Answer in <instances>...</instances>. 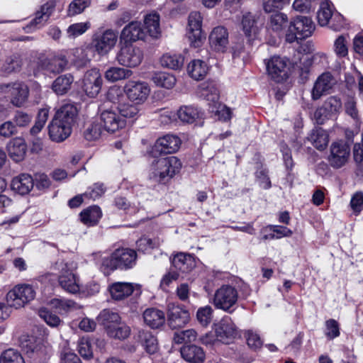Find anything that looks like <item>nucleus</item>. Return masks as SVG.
Returning a JSON list of instances; mask_svg holds the SVG:
<instances>
[{"instance_id":"nucleus-1","label":"nucleus","mask_w":363,"mask_h":363,"mask_svg":"<svg viewBox=\"0 0 363 363\" xmlns=\"http://www.w3.org/2000/svg\"><path fill=\"white\" fill-rule=\"evenodd\" d=\"M137 252L128 247L116 249L109 256L102 258L101 269L105 274H109L116 269L128 270L132 269L137 262Z\"/></svg>"},{"instance_id":"nucleus-2","label":"nucleus","mask_w":363,"mask_h":363,"mask_svg":"<svg viewBox=\"0 0 363 363\" xmlns=\"http://www.w3.org/2000/svg\"><path fill=\"white\" fill-rule=\"evenodd\" d=\"M238 298V291L235 286L223 284L216 290L211 303L216 308L233 313L237 308Z\"/></svg>"},{"instance_id":"nucleus-3","label":"nucleus","mask_w":363,"mask_h":363,"mask_svg":"<svg viewBox=\"0 0 363 363\" xmlns=\"http://www.w3.org/2000/svg\"><path fill=\"white\" fill-rule=\"evenodd\" d=\"M181 167L182 163L177 157H161L152 164V177L161 182L166 178H172Z\"/></svg>"},{"instance_id":"nucleus-4","label":"nucleus","mask_w":363,"mask_h":363,"mask_svg":"<svg viewBox=\"0 0 363 363\" xmlns=\"http://www.w3.org/2000/svg\"><path fill=\"white\" fill-rule=\"evenodd\" d=\"M35 291L32 285L18 284L6 294V301L10 307L16 309L23 307L34 299Z\"/></svg>"},{"instance_id":"nucleus-5","label":"nucleus","mask_w":363,"mask_h":363,"mask_svg":"<svg viewBox=\"0 0 363 363\" xmlns=\"http://www.w3.org/2000/svg\"><path fill=\"white\" fill-rule=\"evenodd\" d=\"M0 90L9 98L10 103L16 107L23 106L29 97V88L23 82L16 81L0 85Z\"/></svg>"},{"instance_id":"nucleus-6","label":"nucleus","mask_w":363,"mask_h":363,"mask_svg":"<svg viewBox=\"0 0 363 363\" xmlns=\"http://www.w3.org/2000/svg\"><path fill=\"white\" fill-rule=\"evenodd\" d=\"M68 64L66 56L61 53L39 54L37 65L39 69L52 74L63 72Z\"/></svg>"},{"instance_id":"nucleus-7","label":"nucleus","mask_w":363,"mask_h":363,"mask_svg":"<svg viewBox=\"0 0 363 363\" xmlns=\"http://www.w3.org/2000/svg\"><path fill=\"white\" fill-rule=\"evenodd\" d=\"M350 145L343 141L332 143L327 156L329 165L335 169L345 167L350 160Z\"/></svg>"},{"instance_id":"nucleus-8","label":"nucleus","mask_w":363,"mask_h":363,"mask_svg":"<svg viewBox=\"0 0 363 363\" xmlns=\"http://www.w3.org/2000/svg\"><path fill=\"white\" fill-rule=\"evenodd\" d=\"M181 143L178 136L167 134L156 140L150 151V155L154 158H157L162 155L173 154L179 149Z\"/></svg>"},{"instance_id":"nucleus-9","label":"nucleus","mask_w":363,"mask_h":363,"mask_svg":"<svg viewBox=\"0 0 363 363\" xmlns=\"http://www.w3.org/2000/svg\"><path fill=\"white\" fill-rule=\"evenodd\" d=\"M123 91L130 101L141 104L147 99L150 88L145 82L129 80L124 85Z\"/></svg>"},{"instance_id":"nucleus-10","label":"nucleus","mask_w":363,"mask_h":363,"mask_svg":"<svg viewBox=\"0 0 363 363\" xmlns=\"http://www.w3.org/2000/svg\"><path fill=\"white\" fill-rule=\"evenodd\" d=\"M116 59L121 65L127 67H135L142 62L143 52L138 47L127 45L121 48Z\"/></svg>"},{"instance_id":"nucleus-11","label":"nucleus","mask_w":363,"mask_h":363,"mask_svg":"<svg viewBox=\"0 0 363 363\" xmlns=\"http://www.w3.org/2000/svg\"><path fill=\"white\" fill-rule=\"evenodd\" d=\"M266 66L268 74L276 82H283L288 78V60L285 57L273 56Z\"/></svg>"},{"instance_id":"nucleus-12","label":"nucleus","mask_w":363,"mask_h":363,"mask_svg":"<svg viewBox=\"0 0 363 363\" xmlns=\"http://www.w3.org/2000/svg\"><path fill=\"white\" fill-rule=\"evenodd\" d=\"M61 270L58 277L60 286L67 292L77 294L80 290L79 279L68 268L67 263L60 262Z\"/></svg>"},{"instance_id":"nucleus-13","label":"nucleus","mask_w":363,"mask_h":363,"mask_svg":"<svg viewBox=\"0 0 363 363\" xmlns=\"http://www.w3.org/2000/svg\"><path fill=\"white\" fill-rule=\"evenodd\" d=\"M216 340L224 344L231 343L237 337V328L229 316H224L216 328Z\"/></svg>"},{"instance_id":"nucleus-14","label":"nucleus","mask_w":363,"mask_h":363,"mask_svg":"<svg viewBox=\"0 0 363 363\" xmlns=\"http://www.w3.org/2000/svg\"><path fill=\"white\" fill-rule=\"evenodd\" d=\"M101 85L102 79L99 69H91L85 73L82 82V89L88 96L96 97L100 92Z\"/></svg>"},{"instance_id":"nucleus-15","label":"nucleus","mask_w":363,"mask_h":363,"mask_svg":"<svg viewBox=\"0 0 363 363\" xmlns=\"http://www.w3.org/2000/svg\"><path fill=\"white\" fill-rule=\"evenodd\" d=\"M189 320V313L184 308L174 303L168 304L167 323L172 329L184 327Z\"/></svg>"},{"instance_id":"nucleus-16","label":"nucleus","mask_w":363,"mask_h":363,"mask_svg":"<svg viewBox=\"0 0 363 363\" xmlns=\"http://www.w3.org/2000/svg\"><path fill=\"white\" fill-rule=\"evenodd\" d=\"M117 34L112 30H106L102 35L93 38L92 45L100 55H105L116 45Z\"/></svg>"},{"instance_id":"nucleus-17","label":"nucleus","mask_w":363,"mask_h":363,"mask_svg":"<svg viewBox=\"0 0 363 363\" xmlns=\"http://www.w3.org/2000/svg\"><path fill=\"white\" fill-rule=\"evenodd\" d=\"M202 17L199 12H191L189 16L187 37L194 47L200 45L202 39Z\"/></svg>"},{"instance_id":"nucleus-18","label":"nucleus","mask_w":363,"mask_h":363,"mask_svg":"<svg viewBox=\"0 0 363 363\" xmlns=\"http://www.w3.org/2000/svg\"><path fill=\"white\" fill-rule=\"evenodd\" d=\"M101 121L107 132L114 133L125 125V120L117 111L105 110L101 113Z\"/></svg>"},{"instance_id":"nucleus-19","label":"nucleus","mask_w":363,"mask_h":363,"mask_svg":"<svg viewBox=\"0 0 363 363\" xmlns=\"http://www.w3.org/2000/svg\"><path fill=\"white\" fill-rule=\"evenodd\" d=\"M334 84V79L329 72L323 73L314 83L311 91L313 100H318L322 96L327 94Z\"/></svg>"},{"instance_id":"nucleus-20","label":"nucleus","mask_w":363,"mask_h":363,"mask_svg":"<svg viewBox=\"0 0 363 363\" xmlns=\"http://www.w3.org/2000/svg\"><path fill=\"white\" fill-rule=\"evenodd\" d=\"M171 260V268L179 274L191 272L195 267V260L190 254L179 252Z\"/></svg>"},{"instance_id":"nucleus-21","label":"nucleus","mask_w":363,"mask_h":363,"mask_svg":"<svg viewBox=\"0 0 363 363\" xmlns=\"http://www.w3.org/2000/svg\"><path fill=\"white\" fill-rule=\"evenodd\" d=\"M49 136L52 141L60 143L67 139L72 133V128L60 119L53 118L48 126Z\"/></svg>"},{"instance_id":"nucleus-22","label":"nucleus","mask_w":363,"mask_h":363,"mask_svg":"<svg viewBox=\"0 0 363 363\" xmlns=\"http://www.w3.org/2000/svg\"><path fill=\"white\" fill-rule=\"evenodd\" d=\"M142 25L138 21H132L125 26L121 31V39L125 43L143 40L145 37Z\"/></svg>"},{"instance_id":"nucleus-23","label":"nucleus","mask_w":363,"mask_h":363,"mask_svg":"<svg viewBox=\"0 0 363 363\" xmlns=\"http://www.w3.org/2000/svg\"><path fill=\"white\" fill-rule=\"evenodd\" d=\"M180 352L182 357L189 363H203L206 359L203 349L196 345H184Z\"/></svg>"},{"instance_id":"nucleus-24","label":"nucleus","mask_w":363,"mask_h":363,"mask_svg":"<svg viewBox=\"0 0 363 363\" xmlns=\"http://www.w3.org/2000/svg\"><path fill=\"white\" fill-rule=\"evenodd\" d=\"M314 28L311 19L306 16H297L294 21L291 22V29H294L298 33L300 40L311 36Z\"/></svg>"},{"instance_id":"nucleus-25","label":"nucleus","mask_w":363,"mask_h":363,"mask_svg":"<svg viewBox=\"0 0 363 363\" xmlns=\"http://www.w3.org/2000/svg\"><path fill=\"white\" fill-rule=\"evenodd\" d=\"M211 47L218 52H224L228 44V33L223 26L213 28L209 35Z\"/></svg>"},{"instance_id":"nucleus-26","label":"nucleus","mask_w":363,"mask_h":363,"mask_svg":"<svg viewBox=\"0 0 363 363\" xmlns=\"http://www.w3.org/2000/svg\"><path fill=\"white\" fill-rule=\"evenodd\" d=\"M138 286L130 282H115L109 286V291L113 299L120 301L130 296Z\"/></svg>"},{"instance_id":"nucleus-27","label":"nucleus","mask_w":363,"mask_h":363,"mask_svg":"<svg viewBox=\"0 0 363 363\" xmlns=\"http://www.w3.org/2000/svg\"><path fill=\"white\" fill-rule=\"evenodd\" d=\"M55 4L52 1H48L41 6L40 9L35 13V18L27 26L26 28H39L49 19L54 11Z\"/></svg>"},{"instance_id":"nucleus-28","label":"nucleus","mask_w":363,"mask_h":363,"mask_svg":"<svg viewBox=\"0 0 363 363\" xmlns=\"http://www.w3.org/2000/svg\"><path fill=\"white\" fill-rule=\"evenodd\" d=\"M7 150L9 157L16 162H19L25 158L27 145L24 139L18 137L9 143Z\"/></svg>"},{"instance_id":"nucleus-29","label":"nucleus","mask_w":363,"mask_h":363,"mask_svg":"<svg viewBox=\"0 0 363 363\" xmlns=\"http://www.w3.org/2000/svg\"><path fill=\"white\" fill-rule=\"evenodd\" d=\"M33 186L34 179L28 174H21L13 178L11 182L12 189L21 195L28 194Z\"/></svg>"},{"instance_id":"nucleus-30","label":"nucleus","mask_w":363,"mask_h":363,"mask_svg":"<svg viewBox=\"0 0 363 363\" xmlns=\"http://www.w3.org/2000/svg\"><path fill=\"white\" fill-rule=\"evenodd\" d=\"M144 322L152 328H159L165 322L164 313L155 308H147L143 312Z\"/></svg>"},{"instance_id":"nucleus-31","label":"nucleus","mask_w":363,"mask_h":363,"mask_svg":"<svg viewBox=\"0 0 363 363\" xmlns=\"http://www.w3.org/2000/svg\"><path fill=\"white\" fill-rule=\"evenodd\" d=\"M77 116V109L76 106L72 104L65 103L57 111L54 118L60 119L61 122L72 128Z\"/></svg>"},{"instance_id":"nucleus-32","label":"nucleus","mask_w":363,"mask_h":363,"mask_svg":"<svg viewBox=\"0 0 363 363\" xmlns=\"http://www.w3.org/2000/svg\"><path fill=\"white\" fill-rule=\"evenodd\" d=\"M98 322L108 333L116 324L121 320L119 314L110 309L101 311L97 317Z\"/></svg>"},{"instance_id":"nucleus-33","label":"nucleus","mask_w":363,"mask_h":363,"mask_svg":"<svg viewBox=\"0 0 363 363\" xmlns=\"http://www.w3.org/2000/svg\"><path fill=\"white\" fill-rule=\"evenodd\" d=\"M307 140L318 150H323L329 143V135L321 128L313 129Z\"/></svg>"},{"instance_id":"nucleus-34","label":"nucleus","mask_w":363,"mask_h":363,"mask_svg":"<svg viewBox=\"0 0 363 363\" xmlns=\"http://www.w3.org/2000/svg\"><path fill=\"white\" fill-rule=\"evenodd\" d=\"M101 216V210L97 206H89L82 211L79 214L81 221L88 226H92L97 224Z\"/></svg>"},{"instance_id":"nucleus-35","label":"nucleus","mask_w":363,"mask_h":363,"mask_svg":"<svg viewBox=\"0 0 363 363\" xmlns=\"http://www.w3.org/2000/svg\"><path fill=\"white\" fill-rule=\"evenodd\" d=\"M208 70L207 64L201 60H192L187 67L189 75L195 80H201L206 75Z\"/></svg>"},{"instance_id":"nucleus-36","label":"nucleus","mask_w":363,"mask_h":363,"mask_svg":"<svg viewBox=\"0 0 363 363\" xmlns=\"http://www.w3.org/2000/svg\"><path fill=\"white\" fill-rule=\"evenodd\" d=\"M73 82L74 77L72 74H66L60 75L53 82L52 89L57 95H63L70 89Z\"/></svg>"},{"instance_id":"nucleus-37","label":"nucleus","mask_w":363,"mask_h":363,"mask_svg":"<svg viewBox=\"0 0 363 363\" xmlns=\"http://www.w3.org/2000/svg\"><path fill=\"white\" fill-rule=\"evenodd\" d=\"M144 24L151 37L157 38L160 35V15L157 12L147 14L144 18Z\"/></svg>"},{"instance_id":"nucleus-38","label":"nucleus","mask_w":363,"mask_h":363,"mask_svg":"<svg viewBox=\"0 0 363 363\" xmlns=\"http://www.w3.org/2000/svg\"><path fill=\"white\" fill-rule=\"evenodd\" d=\"M138 339L148 353L154 354L157 351V340L151 332L147 330L140 331L138 333Z\"/></svg>"},{"instance_id":"nucleus-39","label":"nucleus","mask_w":363,"mask_h":363,"mask_svg":"<svg viewBox=\"0 0 363 363\" xmlns=\"http://www.w3.org/2000/svg\"><path fill=\"white\" fill-rule=\"evenodd\" d=\"M257 16L250 12L247 13L242 16V30L246 36L250 38L256 35L258 30V28L257 26Z\"/></svg>"},{"instance_id":"nucleus-40","label":"nucleus","mask_w":363,"mask_h":363,"mask_svg":"<svg viewBox=\"0 0 363 363\" xmlns=\"http://www.w3.org/2000/svg\"><path fill=\"white\" fill-rule=\"evenodd\" d=\"M161 65L172 69H179L184 65V57L180 54L167 53L160 59Z\"/></svg>"},{"instance_id":"nucleus-41","label":"nucleus","mask_w":363,"mask_h":363,"mask_svg":"<svg viewBox=\"0 0 363 363\" xmlns=\"http://www.w3.org/2000/svg\"><path fill=\"white\" fill-rule=\"evenodd\" d=\"M133 72L130 69L118 67H112L105 72V78L111 82L128 79L131 77Z\"/></svg>"},{"instance_id":"nucleus-42","label":"nucleus","mask_w":363,"mask_h":363,"mask_svg":"<svg viewBox=\"0 0 363 363\" xmlns=\"http://www.w3.org/2000/svg\"><path fill=\"white\" fill-rule=\"evenodd\" d=\"M178 118L181 121L186 123H193L200 116L197 108L192 106H182L177 111Z\"/></svg>"},{"instance_id":"nucleus-43","label":"nucleus","mask_w":363,"mask_h":363,"mask_svg":"<svg viewBox=\"0 0 363 363\" xmlns=\"http://www.w3.org/2000/svg\"><path fill=\"white\" fill-rule=\"evenodd\" d=\"M333 16V6L328 2H323L317 13L319 25L321 26H330Z\"/></svg>"},{"instance_id":"nucleus-44","label":"nucleus","mask_w":363,"mask_h":363,"mask_svg":"<svg viewBox=\"0 0 363 363\" xmlns=\"http://www.w3.org/2000/svg\"><path fill=\"white\" fill-rule=\"evenodd\" d=\"M153 82L160 87L167 89H172L176 84V78L172 74L167 72H159L152 77Z\"/></svg>"},{"instance_id":"nucleus-45","label":"nucleus","mask_w":363,"mask_h":363,"mask_svg":"<svg viewBox=\"0 0 363 363\" xmlns=\"http://www.w3.org/2000/svg\"><path fill=\"white\" fill-rule=\"evenodd\" d=\"M22 66V60L18 55L9 56L1 67V70L5 74H11L20 71Z\"/></svg>"},{"instance_id":"nucleus-46","label":"nucleus","mask_w":363,"mask_h":363,"mask_svg":"<svg viewBox=\"0 0 363 363\" xmlns=\"http://www.w3.org/2000/svg\"><path fill=\"white\" fill-rule=\"evenodd\" d=\"M202 95L208 101V105L217 104L219 100V91L216 84L213 82L203 84Z\"/></svg>"},{"instance_id":"nucleus-47","label":"nucleus","mask_w":363,"mask_h":363,"mask_svg":"<svg viewBox=\"0 0 363 363\" xmlns=\"http://www.w3.org/2000/svg\"><path fill=\"white\" fill-rule=\"evenodd\" d=\"M269 26L276 32L281 31L284 28L288 26V18L286 15L279 12L272 14L270 17Z\"/></svg>"},{"instance_id":"nucleus-48","label":"nucleus","mask_w":363,"mask_h":363,"mask_svg":"<svg viewBox=\"0 0 363 363\" xmlns=\"http://www.w3.org/2000/svg\"><path fill=\"white\" fill-rule=\"evenodd\" d=\"M0 363H25V361L18 350L8 349L1 353Z\"/></svg>"},{"instance_id":"nucleus-49","label":"nucleus","mask_w":363,"mask_h":363,"mask_svg":"<svg viewBox=\"0 0 363 363\" xmlns=\"http://www.w3.org/2000/svg\"><path fill=\"white\" fill-rule=\"evenodd\" d=\"M197 335L194 329H188L175 333L173 340L176 344L191 342L196 341Z\"/></svg>"},{"instance_id":"nucleus-50","label":"nucleus","mask_w":363,"mask_h":363,"mask_svg":"<svg viewBox=\"0 0 363 363\" xmlns=\"http://www.w3.org/2000/svg\"><path fill=\"white\" fill-rule=\"evenodd\" d=\"M91 27L89 21L76 23L70 25L67 29V35L69 38H76L86 33Z\"/></svg>"},{"instance_id":"nucleus-51","label":"nucleus","mask_w":363,"mask_h":363,"mask_svg":"<svg viewBox=\"0 0 363 363\" xmlns=\"http://www.w3.org/2000/svg\"><path fill=\"white\" fill-rule=\"evenodd\" d=\"M209 111L217 116L220 120L224 121H228L231 118V110L225 105L219 102L215 104H210Z\"/></svg>"},{"instance_id":"nucleus-52","label":"nucleus","mask_w":363,"mask_h":363,"mask_svg":"<svg viewBox=\"0 0 363 363\" xmlns=\"http://www.w3.org/2000/svg\"><path fill=\"white\" fill-rule=\"evenodd\" d=\"M130 333V328L121 320L116 324L107 335L113 338L123 340L127 338Z\"/></svg>"},{"instance_id":"nucleus-53","label":"nucleus","mask_w":363,"mask_h":363,"mask_svg":"<svg viewBox=\"0 0 363 363\" xmlns=\"http://www.w3.org/2000/svg\"><path fill=\"white\" fill-rule=\"evenodd\" d=\"M213 310L210 306H205L198 309L196 319L203 326L208 325L213 319Z\"/></svg>"},{"instance_id":"nucleus-54","label":"nucleus","mask_w":363,"mask_h":363,"mask_svg":"<svg viewBox=\"0 0 363 363\" xmlns=\"http://www.w3.org/2000/svg\"><path fill=\"white\" fill-rule=\"evenodd\" d=\"M101 133V125L98 123L93 122L85 129L84 136L86 140L92 141L99 139Z\"/></svg>"},{"instance_id":"nucleus-55","label":"nucleus","mask_w":363,"mask_h":363,"mask_svg":"<svg viewBox=\"0 0 363 363\" xmlns=\"http://www.w3.org/2000/svg\"><path fill=\"white\" fill-rule=\"evenodd\" d=\"M323 106L331 116L337 113L342 109V101L337 96H330L323 103Z\"/></svg>"},{"instance_id":"nucleus-56","label":"nucleus","mask_w":363,"mask_h":363,"mask_svg":"<svg viewBox=\"0 0 363 363\" xmlns=\"http://www.w3.org/2000/svg\"><path fill=\"white\" fill-rule=\"evenodd\" d=\"M117 111L125 119V118L135 117L138 113L139 109L136 105L127 103L120 104L117 107Z\"/></svg>"},{"instance_id":"nucleus-57","label":"nucleus","mask_w":363,"mask_h":363,"mask_svg":"<svg viewBox=\"0 0 363 363\" xmlns=\"http://www.w3.org/2000/svg\"><path fill=\"white\" fill-rule=\"evenodd\" d=\"M48 113L49 111L47 108H42L39 111L35 125L30 129L32 135H35L42 130L48 120Z\"/></svg>"},{"instance_id":"nucleus-58","label":"nucleus","mask_w":363,"mask_h":363,"mask_svg":"<svg viewBox=\"0 0 363 363\" xmlns=\"http://www.w3.org/2000/svg\"><path fill=\"white\" fill-rule=\"evenodd\" d=\"M91 4V0H74L68 8V13L69 16H75L79 14L89 7Z\"/></svg>"},{"instance_id":"nucleus-59","label":"nucleus","mask_w":363,"mask_h":363,"mask_svg":"<svg viewBox=\"0 0 363 363\" xmlns=\"http://www.w3.org/2000/svg\"><path fill=\"white\" fill-rule=\"evenodd\" d=\"M39 316L43 319L45 323L51 327H56L60 325L61 320L60 318L51 313L45 308H41L38 311Z\"/></svg>"},{"instance_id":"nucleus-60","label":"nucleus","mask_w":363,"mask_h":363,"mask_svg":"<svg viewBox=\"0 0 363 363\" xmlns=\"http://www.w3.org/2000/svg\"><path fill=\"white\" fill-rule=\"evenodd\" d=\"M105 191L106 189L103 184L95 183L87 189L84 196L85 199L96 200L100 198L105 193Z\"/></svg>"},{"instance_id":"nucleus-61","label":"nucleus","mask_w":363,"mask_h":363,"mask_svg":"<svg viewBox=\"0 0 363 363\" xmlns=\"http://www.w3.org/2000/svg\"><path fill=\"white\" fill-rule=\"evenodd\" d=\"M78 352L84 359H90L93 357L91 342L88 339L82 337L79 340Z\"/></svg>"},{"instance_id":"nucleus-62","label":"nucleus","mask_w":363,"mask_h":363,"mask_svg":"<svg viewBox=\"0 0 363 363\" xmlns=\"http://www.w3.org/2000/svg\"><path fill=\"white\" fill-rule=\"evenodd\" d=\"M50 307L55 308L57 312L62 313L72 308L74 303L71 300L53 298L50 302Z\"/></svg>"},{"instance_id":"nucleus-63","label":"nucleus","mask_w":363,"mask_h":363,"mask_svg":"<svg viewBox=\"0 0 363 363\" xmlns=\"http://www.w3.org/2000/svg\"><path fill=\"white\" fill-rule=\"evenodd\" d=\"M345 113L357 123H359V111L357 107V101L354 98H348L345 103Z\"/></svg>"},{"instance_id":"nucleus-64","label":"nucleus","mask_w":363,"mask_h":363,"mask_svg":"<svg viewBox=\"0 0 363 363\" xmlns=\"http://www.w3.org/2000/svg\"><path fill=\"white\" fill-rule=\"evenodd\" d=\"M325 335L329 339H334L340 335V326L337 320L329 319L325 321Z\"/></svg>"}]
</instances>
